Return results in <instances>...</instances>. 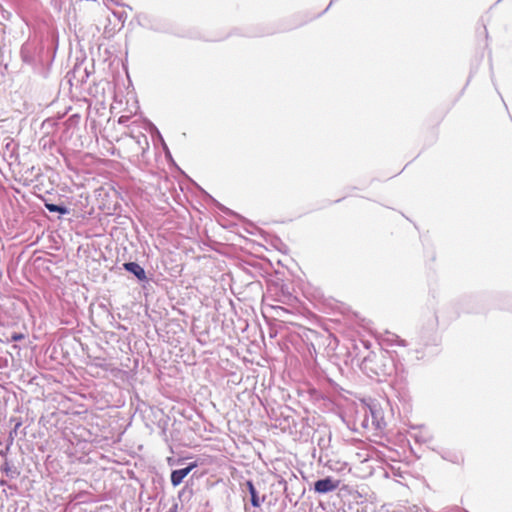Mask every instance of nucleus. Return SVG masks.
<instances>
[{
    "instance_id": "obj_4",
    "label": "nucleus",
    "mask_w": 512,
    "mask_h": 512,
    "mask_svg": "<svg viewBox=\"0 0 512 512\" xmlns=\"http://www.w3.org/2000/svg\"><path fill=\"white\" fill-rule=\"evenodd\" d=\"M376 359L375 353H369L366 357H364L362 363H361V369L365 371L366 373H372V374H378V370L374 367H372V363Z\"/></svg>"
},
{
    "instance_id": "obj_7",
    "label": "nucleus",
    "mask_w": 512,
    "mask_h": 512,
    "mask_svg": "<svg viewBox=\"0 0 512 512\" xmlns=\"http://www.w3.org/2000/svg\"><path fill=\"white\" fill-rule=\"evenodd\" d=\"M23 338H24L23 334L14 333V334L11 335V340L12 341H19V340H21Z\"/></svg>"
},
{
    "instance_id": "obj_2",
    "label": "nucleus",
    "mask_w": 512,
    "mask_h": 512,
    "mask_svg": "<svg viewBox=\"0 0 512 512\" xmlns=\"http://www.w3.org/2000/svg\"><path fill=\"white\" fill-rule=\"evenodd\" d=\"M196 467L195 463L190 464L189 466L177 469L172 471L171 473V483L174 487H177L180 485L183 481V479L190 473V471Z\"/></svg>"
},
{
    "instance_id": "obj_11",
    "label": "nucleus",
    "mask_w": 512,
    "mask_h": 512,
    "mask_svg": "<svg viewBox=\"0 0 512 512\" xmlns=\"http://www.w3.org/2000/svg\"><path fill=\"white\" fill-rule=\"evenodd\" d=\"M333 2H334V0H331V1L329 2V5H332V4H333Z\"/></svg>"
},
{
    "instance_id": "obj_6",
    "label": "nucleus",
    "mask_w": 512,
    "mask_h": 512,
    "mask_svg": "<svg viewBox=\"0 0 512 512\" xmlns=\"http://www.w3.org/2000/svg\"><path fill=\"white\" fill-rule=\"evenodd\" d=\"M45 207L49 212H58L60 214H67L69 212L66 207L59 206L53 203H46Z\"/></svg>"
},
{
    "instance_id": "obj_8",
    "label": "nucleus",
    "mask_w": 512,
    "mask_h": 512,
    "mask_svg": "<svg viewBox=\"0 0 512 512\" xmlns=\"http://www.w3.org/2000/svg\"><path fill=\"white\" fill-rule=\"evenodd\" d=\"M166 512H178L177 505H173L168 511Z\"/></svg>"
},
{
    "instance_id": "obj_9",
    "label": "nucleus",
    "mask_w": 512,
    "mask_h": 512,
    "mask_svg": "<svg viewBox=\"0 0 512 512\" xmlns=\"http://www.w3.org/2000/svg\"><path fill=\"white\" fill-rule=\"evenodd\" d=\"M333 2H334V0H331V1L329 2V5H332V4H333Z\"/></svg>"
},
{
    "instance_id": "obj_1",
    "label": "nucleus",
    "mask_w": 512,
    "mask_h": 512,
    "mask_svg": "<svg viewBox=\"0 0 512 512\" xmlns=\"http://www.w3.org/2000/svg\"><path fill=\"white\" fill-rule=\"evenodd\" d=\"M340 485V480H334L331 477H326L315 482L314 490L319 494H326L336 490Z\"/></svg>"
},
{
    "instance_id": "obj_5",
    "label": "nucleus",
    "mask_w": 512,
    "mask_h": 512,
    "mask_svg": "<svg viewBox=\"0 0 512 512\" xmlns=\"http://www.w3.org/2000/svg\"><path fill=\"white\" fill-rule=\"evenodd\" d=\"M250 496H251V504L253 507H260L261 502L258 498L257 491L252 483V481H247L246 483Z\"/></svg>"
},
{
    "instance_id": "obj_3",
    "label": "nucleus",
    "mask_w": 512,
    "mask_h": 512,
    "mask_svg": "<svg viewBox=\"0 0 512 512\" xmlns=\"http://www.w3.org/2000/svg\"><path fill=\"white\" fill-rule=\"evenodd\" d=\"M124 268L128 272L135 275V277L139 280H146L145 270L136 262H127L124 263Z\"/></svg>"
},
{
    "instance_id": "obj_10",
    "label": "nucleus",
    "mask_w": 512,
    "mask_h": 512,
    "mask_svg": "<svg viewBox=\"0 0 512 512\" xmlns=\"http://www.w3.org/2000/svg\"><path fill=\"white\" fill-rule=\"evenodd\" d=\"M333 2H334V0H331V1L329 2V5H332V4H333Z\"/></svg>"
}]
</instances>
